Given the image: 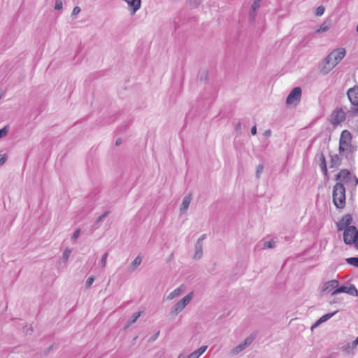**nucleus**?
<instances>
[{
	"instance_id": "obj_40",
	"label": "nucleus",
	"mask_w": 358,
	"mask_h": 358,
	"mask_svg": "<svg viewBox=\"0 0 358 358\" xmlns=\"http://www.w3.org/2000/svg\"><path fill=\"white\" fill-rule=\"evenodd\" d=\"M263 169H264V166L262 165V164H259L257 168V171H256V176L257 178H259V175L260 173L262 172L263 171Z\"/></svg>"
},
{
	"instance_id": "obj_47",
	"label": "nucleus",
	"mask_w": 358,
	"mask_h": 358,
	"mask_svg": "<svg viewBox=\"0 0 358 358\" xmlns=\"http://www.w3.org/2000/svg\"><path fill=\"white\" fill-rule=\"evenodd\" d=\"M251 134L252 135H256L257 134V127L255 125L251 128Z\"/></svg>"
},
{
	"instance_id": "obj_12",
	"label": "nucleus",
	"mask_w": 358,
	"mask_h": 358,
	"mask_svg": "<svg viewBox=\"0 0 358 358\" xmlns=\"http://www.w3.org/2000/svg\"><path fill=\"white\" fill-rule=\"evenodd\" d=\"M339 350L347 356H353L355 355V351L351 347V343L348 341H345L341 343L338 345Z\"/></svg>"
},
{
	"instance_id": "obj_3",
	"label": "nucleus",
	"mask_w": 358,
	"mask_h": 358,
	"mask_svg": "<svg viewBox=\"0 0 358 358\" xmlns=\"http://www.w3.org/2000/svg\"><path fill=\"white\" fill-rule=\"evenodd\" d=\"M345 109L346 108H336L331 113V120L330 122L332 125L336 126L341 122H344L345 120H347L348 122H350V120H352L354 117H357V115H350V110H348L347 112H345Z\"/></svg>"
},
{
	"instance_id": "obj_36",
	"label": "nucleus",
	"mask_w": 358,
	"mask_h": 358,
	"mask_svg": "<svg viewBox=\"0 0 358 358\" xmlns=\"http://www.w3.org/2000/svg\"><path fill=\"white\" fill-rule=\"evenodd\" d=\"M199 79L201 81H206L207 79V72L206 71H203L202 72L199 73Z\"/></svg>"
},
{
	"instance_id": "obj_27",
	"label": "nucleus",
	"mask_w": 358,
	"mask_h": 358,
	"mask_svg": "<svg viewBox=\"0 0 358 358\" xmlns=\"http://www.w3.org/2000/svg\"><path fill=\"white\" fill-rule=\"evenodd\" d=\"M330 28V26L329 24L327 23V22H323L320 27L315 31L316 33L320 34L322 32H325L328 31Z\"/></svg>"
},
{
	"instance_id": "obj_39",
	"label": "nucleus",
	"mask_w": 358,
	"mask_h": 358,
	"mask_svg": "<svg viewBox=\"0 0 358 358\" xmlns=\"http://www.w3.org/2000/svg\"><path fill=\"white\" fill-rule=\"evenodd\" d=\"M8 133L7 127H3V129H0V138L6 136Z\"/></svg>"
},
{
	"instance_id": "obj_24",
	"label": "nucleus",
	"mask_w": 358,
	"mask_h": 358,
	"mask_svg": "<svg viewBox=\"0 0 358 358\" xmlns=\"http://www.w3.org/2000/svg\"><path fill=\"white\" fill-rule=\"evenodd\" d=\"M141 313L142 312L141 311H138V312H136L135 313L131 318L127 321V324H126V326H125V328H128L130 325H131L132 324L135 323L138 318L141 315Z\"/></svg>"
},
{
	"instance_id": "obj_4",
	"label": "nucleus",
	"mask_w": 358,
	"mask_h": 358,
	"mask_svg": "<svg viewBox=\"0 0 358 358\" xmlns=\"http://www.w3.org/2000/svg\"><path fill=\"white\" fill-rule=\"evenodd\" d=\"M346 94L352 105L350 109V116L358 115V85H355L348 89Z\"/></svg>"
},
{
	"instance_id": "obj_29",
	"label": "nucleus",
	"mask_w": 358,
	"mask_h": 358,
	"mask_svg": "<svg viewBox=\"0 0 358 358\" xmlns=\"http://www.w3.org/2000/svg\"><path fill=\"white\" fill-rule=\"evenodd\" d=\"M347 294L352 296H358V291L355 285H351L350 287H347Z\"/></svg>"
},
{
	"instance_id": "obj_54",
	"label": "nucleus",
	"mask_w": 358,
	"mask_h": 358,
	"mask_svg": "<svg viewBox=\"0 0 358 358\" xmlns=\"http://www.w3.org/2000/svg\"><path fill=\"white\" fill-rule=\"evenodd\" d=\"M356 126H357V127L358 129V120H357V123Z\"/></svg>"
},
{
	"instance_id": "obj_45",
	"label": "nucleus",
	"mask_w": 358,
	"mask_h": 358,
	"mask_svg": "<svg viewBox=\"0 0 358 358\" xmlns=\"http://www.w3.org/2000/svg\"><path fill=\"white\" fill-rule=\"evenodd\" d=\"M6 160V157L5 155H0V166L3 165Z\"/></svg>"
},
{
	"instance_id": "obj_55",
	"label": "nucleus",
	"mask_w": 358,
	"mask_h": 358,
	"mask_svg": "<svg viewBox=\"0 0 358 358\" xmlns=\"http://www.w3.org/2000/svg\"><path fill=\"white\" fill-rule=\"evenodd\" d=\"M357 250H358V243H357Z\"/></svg>"
},
{
	"instance_id": "obj_20",
	"label": "nucleus",
	"mask_w": 358,
	"mask_h": 358,
	"mask_svg": "<svg viewBox=\"0 0 358 358\" xmlns=\"http://www.w3.org/2000/svg\"><path fill=\"white\" fill-rule=\"evenodd\" d=\"M207 349L206 345H203L200 347L199 349L196 350L193 352H192L187 358H199Z\"/></svg>"
},
{
	"instance_id": "obj_31",
	"label": "nucleus",
	"mask_w": 358,
	"mask_h": 358,
	"mask_svg": "<svg viewBox=\"0 0 358 358\" xmlns=\"http://www.w3.org/2000/svg\"><path fill=\"white\" fill-rule=\"evenodd\" d=\"M275 247V242L274 241H266L264 243L263 249L274 248Z\"/></svg>"
},
{
	"instance_id": "obj_33",
	"label": "nucleus",
	"mask_w": 358,
	"mask_h": 358,
	"mask_svg": "<svg viewBox=\"0 0 358 358\" xmlns=\"http://www.w3.org/2000/svg\"><path fill=\"white\" fill-rule=\"evenodd\" d=\"M325 10V8L323 6H320L317 8L315 15L317 16H321L324 14Z\"/></svg>"
},
{
	"instance_id": "obj_41",
	"label": "nucleus",
	"mask_w": 358,
	"mask_h": 358,
	"mask_svg": "<svg viewBox=\"0 0 358 358\" xmlns=\"http://www.w3.org/2000/svg\"><path fill=\"white\" fill-rule=\"evenodd\" d=\"M70 254H71V250L69 249H66L63 253L64 259H66V260L68 259Z\"/></svg>"
},
{
	"instance_id": "obj_49",
	"label": "nucleus",
	"mask_w": 358,
	"mask_h": 358,
	"mask_svg": "<svg viewBox=\"0 0 358 358\" xmlns=\"http://www.w3.org/2000/svg\"><path fill=\"white\" fill-rule=\"evenodd\" d=\"M121 143H122V138H118L117 139H116V141H115V145L116 146H119Z\"/></svg>"
},
{
	"instance_id": "obj_25",
	"label": "nucleus",
	"mask_w": 358,
	"mask_h": 358,
	"mask_svg": "<svg viewBox=\"0 0 358 358\" xmlns=\"http://www.w3.org/2000/svg\"><path fill=\"white\" fill-rule=\"evenodd\" d=\"M193 298V293L192 292H190L188 294H187L185 296H184L180 301H179L180 302V303L183 306H186L189 302Z\"/></svg>"
},
{
	"instance_id": "obj_34",
	"label": "nucleus",
	"mask_w": 358,
	"mask_h": 358,
	"mask_svg": "<svg viewBox=\"0 0 358 358\" xmlns=\"http://www.w3.org/2000/svg\"><path fill=\"white\" fill-rule=\"evenodd\" d=\"M109 211H105L102 215H101L96 220V224L101 222L105 217H106L109 215Z\"/></svg>"
},
{
	"instance_id": "obj_19",
	"label": "nucleus",
	"mask_w": 358,
	"mask_h": 358,
	"mask_svg": "<svg viewBox=\"0 0 358 358\" xmlns=\"http://www.w3.org/2000/svg\"><path fill=\"white\" fill-rule=\"evenodd\" d=\"M184 291L183 286L181 285L178 287V288L175 289L173 291H172L169 296H167V299L169 300H172L174 298L180 296Z\"/></svg>"
},
{
	"instance_id": "obj_28",
	"label": "nucleus",
	"mask_w": 358,
	"mask_h": 358,
	"mask_svg": "<svg viewBox=\"0 0 358 358\" xmlns=\"http://www.w3.org/2000/svg\"><path fill=\"white\" fill-rule=\"evenodd\" d=\"M340 293H347V287L343 285L340 287H337L331 292V295L334 296Z\"/></svg>"
},
{
	"instance_id": "obj_51",
	"label": "nucleus",
	"mask_w": 358,
	"mask_h": 358,
	"mask_svg": "<svg viewBox=\"0 0 358 358\" xmlns=\"http://www.w3.org/2000/svg\"><path fill=\"white\" fill-rule=\"evenodd\" d=\"M178 358H186L185 355H183L182 354H180Z\"/></svg>"
},
{
	"instance_id": "obj_9",
	"label": "nucleus",
	"mask_w": 358,
	"mask_h": 358,
	"mask_svg": "<svg viewBox=\"0 0 358 358\" xmlns=\"http://www.w3.org/2000/svg\"><path fill=\"white\" fill-rule=\"evenodd\" d=\"M352 221L353 218L350 214L344 215L336 224L338 231H342L348 227H351L352 225L350 224Z\"/></svg>"
},
{
	"instance_id": "obj_8",
	"label": "nucleus",
	"mask_w": 358,
	"mask_h": 358,
	"mask_svg": "<svg viewBox=\"0 0 358 358\" xmlns=\"http://www.w3.org/2000/svg\"><path fill=\"white\" fill-rule=\"evenodd\" d=\"M302 90L301 87H294L288 94L286 99V103L287 105L296 106L301 100Z\"/></svg>"
},
{
	"instance_id": "obj_46",
	"label": "nucleus",
	"mask_w": 358,
	"mask_h": 358,
	"mask_svg": "<svg viewBox=\"0 0 358 358\" xmlns=\"http://www.w3.org/2000/svg\"><path fill=\"white\" fill-rule=\"evenodd\" d=\"M206 238V234H203L201 235L199 238L198 240L196 241V242L198 243H203V240Z\"/></svg>"
},
{
	"instance_id": "obj_14",
	"label": "nucleus",
	"mask_w": 358,
	"mask_h": 358,
	"mask_svg": "<svg viewBox=\"0 0 358 358\" xmlns=\"http://www.w3.org/2000/svg\"><path fill=\"white\" fill-rule=\"evenodd\" d=\"M357 150V146L350 143V145L345 146V151L343 155H345L349 161H353L354 155Z\"/></svg>"
},
{
	"instance_id": "obj_32",
	"label": "nucleus",
	"mask_w": 358,
	"mask_h": 358,
	"mask_svg": "<svg viewBox=\"0 0 358 358\" xmlns=\"http://www.w3.org/2000/svg\"><path fill=\"white\" fill-rule=\"evenodd\" d=\"M108 256V253L105 252L101 257L100 264H101V266L102 268H105V266L106 265V261H107Z\"/></svg>"
},
{
	"instance_id": "obj_37",
	"label": "nucleus",
	"mask_w": 358,
	"mask_h": 358,
	"mask_svg": "<svg viewBox=\"0 0 358 358\" xmlns=\"http://www.w3.org/2000/svg\"><path fill=\"white\" fill-rule=\"evenodd\" d=\"M94 278L93 276H90L87 279V281H86V287L87 288H90L91 287V285H92V283L94 282Z\"/></svg>"
},
{
	"instance_id": "obj_22",
	"label": "nucleus",
	"mask_w": 358,
	"mask_h": 358,
	"mask_svg": "<svg viewBox=\"0 0 358 358\" xmlns=\"http://www.w3.org/2000/svg\"><path fill=\"white\" fill-rule=\"evenodd\" d=\"M185 306H183L180 301L177 302L171 308V314L173 315H177L179 314L183 309Z\"/></svg>"
},
{
	"instance_id": "obj_7",
	"label": "nucleus",
	"mask_w": 358,
	"mask_h": 358,
	"mask_svg": "<svg viewBox=\"0 0 358 358\" xmlns=\"http://www.w3.org/2000/svg\"><path fill=\"white\" fill-rule=\"evenodd\" d=\"M352 141V135L348 130H343L341 132L339 140V154L343 155L345 151V146L350 145Z\"/></svg>"
},
{
	"instance_id": "obj_13",
	"label": "nucleus",
	"mask_w": 358,
	"mask_h": 358,
	"mask_svg": "<svg viewBox=\"0 0 358 358\" xmlns=\"http://www.w3.org/2000/svg\"><path fill=\"white\" fill-rule=\"evenodd\" d=\"M334 176L335 179H358L355 175L348 169H341Z\"/></svg>"
},
{
	"instance_id": "obj_48",
	"label": "nucleus",
	"mask_w": 358,
	"mask_h": 358,
	"mask_svg": "<svg viewBox=\"0 0 358 358\" xmlns=\"http://www.w3.org/2000/svg\"><path fill=\"white\" fill-rule=\"evenodd\" d=\"M271 134V131L270 129L266 130L264 133V136L268 137Z\"/></svg>"
},
{
	"instance_id": "obj_38",
	"label": "nucleus",
	"mask_w": 358,
	"mask_h": 358,
	"mask_svg": "<svg viewBox=\"0 0 358 358\" xmlns=\"http://www.w3.org/2000/svg\"><path fill=\"white\" fill-rule=\"evenodd\" d=\"M62 6H63V3H62V0H56L55 1V10H61L62 8Z\"/></svg>"
},
{
	"instance_id": "obj_23",
	"label": "nucleus",
	"mask_w": 358,
	"mask_h": 358,
	"mask_svg": "<svg viewBox=\"0 0 358 358\" xmlns=\"http://www.w3.org/2000/svg\"><path fill=\"white\" fill-rule=\"evenodd\" d=\"M336 313L337 311H334L333 313L324 315L315 323V325L318 326L319 324L327 321L328 320L331 318Z\"/></svg>"
},
{
	"instance_id": "obj_35",
	"label": "nucleus",
	"mask_w": 358,
	"mask_h": 358,
	"mask_svg": "<svg viewBox=\"0 0 358 358\" xmlns=\"http://www.w3.org/2000/svg\"><path fill=\"white\" fill-rule=\"evenodd\" d=\"M80 234V229H76V230L73 232V235H72V236H71V239H72V241H76L78 239V238L79 237Z\"/></svg>"
},
{
	"instance_id": "obj_42",
	"label": "nucleus",
	"mask_w": 358,
	"mask_h": 358,
	"mask_svg": "<svg viewBox=\"0 0 358 358\" xmlns=\"http://www.w3.org/2000/svg\"><path fill=\"white\" fill-rule=\"evenodd\" d=\"M80 10H81V9L79 6H76V7H74V8L72 11L71 15L73 16H75V15H78L80 12Z\"/></svg>"
},
{
	"instance_id": "obj_2",
	"label": "nucleus",
	"mask_w": 358,
	"mask_h": 358,
	"mask_svg": "<svg viewBox=\"0 0 358 358\" xmlns=\"http://www.w3.org/2000/svg\"><path fill=\"white\" fill-rule=\"evenodd\" d=\"M333 202L338 209L344 208L345 206V188L343 184L337 182L333 189Z\"/></svg>"
},
{
	"instance_id": "obj_52",
	"label": "nucleus",
	"mask_w": 358,
	"mask_h": 358,
	"mask_svg": "<svg viewBox=\"0 0 358 358\" xmlns=\"http://www.w3.org/2000/svg\"><path fill=\"white\" fill-rule=\"evenodd\" d=\"M355 185H357L358 184V180H355Z\"/></svg>"
},
{
	"instance_id": "obj_1",
	"label": "nucleus",
	"mask_w": 358,
	"mask_h": 358,
	"mask_svg": "<svg viewBox=\"0 0 358 358\" xmlns=\"http://www.w3.org/2000/svg\"><path fill=\"white\" fill-rule=\"evenodd\" d=\"M346 55V50L343 48H338L331 51L319 64L320 71L328 74Z\"/></svg>"
},
{
	"instance_id": "obj_17",
	"label": "nucleus",
	"mask_w": 358,
	"mask_h": 358,
	"mask_svg": "<svg viewBox=\"0 0 358 358\" xmlns=\"http://www.w3.org/2000/svg\"><path fill=\"white\" fill-rule=\"evenodd\" d=\"M192 200V194H188L183 198L182 204L180 206V211L181 212H184L188 208Z\"/></svg>"
},
{
	"instance_id": "obj_43",
	"label": "nucleus",
	"mask_w": 358,
	"mask_h": 358,
	"mask_svg": "<svg viewBox=\"0 0 358 358\" xmlns=\"http://www.w3.org/2000/svg\"><path fill=\"white\" fill-rule=\"evenodd\" d=\"M350 343H351V347L352 348L353 350L355 351V348L358 345V339L356 338L355 340L350 342Z\"/></svg>"
},
{
	"instance_id": "obj_10",
	"label": "nucleus",
	"mask_w": 358,
	"mask_h": 358,
	"mask_svg": "<svg viewBox=\"0 0 358 358\" xmlns=\"http://www.w3.org/2000/svg\"><path fill=\"white\" fill-rule=\"evenodd\" d=\"M315 160L320 163V166L324 176L329 178V176L327 173V167L324 155L322 152L317 153L315 155Z\"/></svg>"
},
{
	"instance_id": "obj_6",
	"label": "nucleus",
	"mask_w": 358,
	"mask_h": 358,
	"mask_svg": "<svg viewBox=\"0 0 358 358\" xmlns=\"http://www.w3.org/2000/svg\"><path fill=\"white\" fill-rule=\"evenodd\" d=\"M257 335V331L252 332L250 336H248L243 342L238 344L237 346L231 349L230 353L232 355H236L239 354L241 352L244 350L247 347H248L255 339Z\"/></svg>"
},
{
	"instance_id": "obj_15",
	"label": "nucleus",
	"mask_w": 358,
	"mask_h": 358,
	"mask_svg": "<svg viewBox=\"0 0 358 358\" xmlns=\"http://www.w3.org/2000/svg\"><path fill=\"white\" fill-rule=\"evenodd\" d=\"M339 285V282L337 280H331L325 282L323 285L322 291L324 292H333Z\"/></svg>"
},
{
	"instance_id": "obj_5",
	"label": "nucleus",
	"mask_w": 358,
	"mask_h": 358,
	"mask_svg": "<svg viewBox=\"0 0 358 358\" xmlns=\"http://www.w3.org/2000/svg\"><path fill=\"white\" fill-rule=\"evenodd\" d=\"M343 241L346 245L354 244L357 250L358 230L355 226L348 227L343 230Z\"/></svg>"
},
{
	"instance_id": "obj_11",
	"label": "nucleus",
	"mask_w": 358,
	"mask_h": 358,
	"mask_svg": "<svg viewBox=\"0 0 358 358\" xmlns=\"http://www.w3.org/2000/svg\"><path fill=\"white\" fill-rule=\"evenodd\" d=\"M262 0H254L252 2L250 11H249V22L250 23H252L255 22L256 15H257V11L260 7Z\"/></svg>"
},
{
	"instance_id": "obj_18",
	"label": "nucleus",
	"mask_w": 358,
	"mask_h": 358,
	"mask_svg": "<svg viewBox=\"0 0 358 358\" xmlns=\"http://www.w3.org/2000/svg\"><path fill=\"white\" fill-rule=\"evenodd\" d=\"M203 256V243L196 242L195 244V252L194 259H200Z\"/></svg>"
},
{
	"instance_id": "obj_30",
	"label": "nucleus",
	"mask_w": 358,
	"mask_h": 358,
	"mask_svg": "<svg viewBox=\"0 0 358 358\" xmlns=\"http://www.w3.org/2000/svg\"><path fill=\"white\" fill-rule=\"evenodd\" d=\"M201 3V0H187V4L192 8H197Z\"/></svg>"
},
{
	"instance_id": "obj_53",
	"label": "nucleus",
	"mask_w": 358,
	"mask_h": 358,
	"mask_svg": "<svg viewBox=\"0 0 358 358\" xmlns=\"http://www.w3.org/2000/svg\"><path fill=\"white\" fill-rule=\"evenodd\" d=\"M1 97H2V94H1V92H0V99H1Z\"/></svg>"
},
{
	"instance_id": "obj_16",
	"label": "nucleus",
	"mask_w": 358,
	"mask_h": 358,
	"mask_svg": "<svg viewBox=\"0 0 358 358\" xmlns=\"http://www.w3.org/2000/svg\"><path fill=\"white\" fill-rule=\"evenodd\" d=\"M330 157H331V161H330L329 169L331 170V172H334L336 171V169L340 164L341 159L338 155H330Z\"/></svg>"
},
{
	"instance_id": "obj_50",
	"label": "nucleus",
	"mask_w": 358,
	"mask_h": 358,
	"mask_svg": "<svg viewBox=\"0 0 358 358\" xmlns=\"http://www.w3.org/2000/svg\"><path fill=\"white\" fill-rule=\"evenodd\" d=\"M159 334V331L158 332H157L151 338L152 341H155V339H157V338L158 337Z\"/></svg>"
},
{
	"instance_id": "obj_21",
	"label": "nucleus",
	"mask_w": 358,
	"mask_h": 358,
	"mask_svg": "<svg viewBox=\"0 0 358 358\" xmlns=\"http://www.w3.org/2000/svg\"><path fill=\"white\" fill-rule=\"evenodd\" d=\"M142 257L140 255H138L134 261L131 262L130 266H129V271L133 272L141 264L142 262Z\"/></svg>"
},
{
	"instance_id": "obj_44",
	"label": "nucleus",
	"mask_w": 358,
	"mask_h": 358,
	"mask_svg": "<svg viewBox=\"0 0 358 358\" xmlns=\"http://www.w3.org/2000/svg\"><path fill=\"white\" fill-rule=\"evenodd\" d=\"M241 130V122H238L235 125V131L236 132H239Z\"/></svg>"
},
{
	"instance_id": "obj_26",
	"label": "nucleus",
	"mask_w": 358,
	"mask_h": 358,
	"mask_svg": "<svg viewBox=\"0 0 358 358\" xmlns=\"http://www.w3.org/2000/svg\"><path fill=\"white\" fill-rule=\"evenodd\" d=\"M345 262L347 264L358 268V257L346 258Z\"/></svg>"
}]
</instances>
